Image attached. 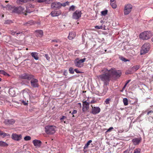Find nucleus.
I'll return each instance as SVG.
<instances>
[{"mask_svg":"<svg viewBox=\"0 0 153 153\" xmlns=\"http://www.w3.org/2000/svg\"><path fill=\"white\" fill-rule=\"evenodd\" d=\"M108 70L106 69L105 72L103 74H101L98 76L99 78L104 82V85L108 84L110 80L111 74L110 72H108Z\"/></svg>","mask_w":153,"mask_h":153,"instance_id":"f257e3e1","label":"nucleus"},{"mask_svg":"<svg viewBox=\"0 0 153 153\" xmlns=\"http://www.w3.org/2000/svg\"><path fill=\"white\" fill-rule=\"evenodd\" d=\"M153 36V34L150 31H144L141 33L139 36L140 38L143 40H147Z\"/></svg>","mask_w":153,"mask_h":153,"instance_id":"f03ea898","label":"nucleus"},{"mask_svg":"<svg viewBox=\"0 0 153 153\" xmlns=\"http://www.w3.org/2000/svg\"><path fill=\"white\" fill-rule=\"evenodd\" d=\"M56 127L52 125H48L45 127V132L48 134H51L55 132Z\"/></svg>","mask_w":153,"mask_h":153,"instance_id":"7ed1b4c3","label":"nucleus"},{"mask_svg":"<svg viewBox=\"0 0 153 153\" xmlns=\"http://www.w3.org/2000/svg\"><path fill=\"white\" fill-rule=\"evenodd\" d=\"M86 59L85 58H84L82 59L79 58H76L74 61L75 65L76 67L79 68L82 67L83 66V63L85 61Z\"/></svg>","mask_w":153,"mask_h":153,"instance_id":"20e7f679","label":"nucleus"},{"mask_svg":"<svg viewBox=\"0 0 153 153\" xmlns=\"http://www.w3.org/2000/svg\"><path fill=\"white\" fill-rule=\"evenodd\" d=\"M150 47L149 43H146L143 44L140 51V54L142 55L147 53L149 50Z\"/></svg>","mask_w":153,"mask_h":153,"instance_id":"39448f33","label":"nucleus"},{"mask_svg":"<svg viewBox=\"0 0 153 153\" xmlns=\"http://www.w3.org/2000/svg\"><path fill=\"white\" fill-rule=\"evenodd\" d=\"M108 72H110L111 76L115 77L116 78L120 77L121 74V72L120 70H115L113 69H111L108 70Z\"/></svg>","mask_w":153,"mask_h":153,"instance_id":"423d86ee","label":"nucleus"},{"mask_svg":"<svg viewBox=\"0 0 153 153\" xmlns=\"http://www.w3.org/2000/svg\"><path fill=\"white\" fill-rule=\"evenodd\" d=\"M132 8V6L130 4H127L125 5L124 9V14L127 15L131 12Z\"/></svg>","mask_w":153,"mask_h":153,"instance_id":"0eeeda50","label":"nucleus"},{"mask_svg":"<svg viewBox=\"0 0 153 153\" xmlns=\"http://www.w3.org/2000/svg\"><path fill=\"white\" fill-rule=\"evenodd\" d=\"M34 77L33 75L29 74L24 73L20 76V79L30 80L33 78Z\"/></svg>","mask_w":153,"mask_h":153,"instance_id":"6e6552de","label":"nucleus"},{"mask_svg":"<svg viewBox=\"0 0 153 153\" xmlns=\"http://www.w3.org/2000/svg\"><path fill=\"white\" fill-rule=\"evenodd\" d=\"M30 80V84L31 86L34 88H38L39 86V81L36 79L33 78Z\"/></svg>","mask_w":153,"mask_h":153,"instance_id":"1a4fd4ad","label":"nucleus"},{"mask_svg":"<svg viewBox=\"0 0 153 153\" xmlns=\"http://www.w3.org/2000/svg\"><path fill=\"white\" fill-rule=\"evenodd\" d=\"M13 12L16 13H24L25 11V9L21 6L18 7H15L12 11Z\"/></svg>","mask_w":153,"mask_h":153,"instance_id":"9d476101","label":"nucleus"},{"mask_svg":"<svg viewBox=\"0 0 153 153\" xmlns=\"http://www.w3.org/2000/svg\"><path fill=\"white\" fill-rule=\"evenodd\" d=\"M92 107V109L91 113L94 115H95L99 113L100 111V108L98 107L93 106L91 105Z\"/></svg>","mask_w":153,"mask_h":153,"instance_id":"9b49d317","label":"nucleus"},{"mask_svg":"<svg viewBox=\"0 0 153 153\" xmlns=\"http://www.w3.org/2000/svg\"><path fill=\"white\" fill-rule=\"evenodd\" d=\"M81 12L80 11L76 10L73 13L72 18L73 19H77L81 17Z\"/></svg>","mask_w":153,"mask_h":153,"instance_id":"f8f14e48","label":"nucleus"},{"mask_svg":"<svg viewBox=\"0 0 153 153\" xmlns=\"http://www.w3.org/2000/svg\"><path fill=\"white\" fill-rule=\"evenodd\" d=\"M82 111H86L89 108V103L86 101H82Z\"/></svg>","mask_w":153,"mask_h":153,"instance_id":"ddd939ff","label":"nucleus"},{"mask_svg":"<svg viewBox=\"0 0 153 153\" xmlns=\"http://www.w3.org/2000/svg\"><path fill=\"white\" fill-rule=\"evenodd\" d=\"M61 3L59 2H55L52 3L51 4L52 8L59 9L61 8Z\"/></svg>","mask_w":153,"mask_h":153,"instance_id":"4468645a","label":"nucleus"},{"mask_svg":"<svg viewBox=\"0 0 153 153\" xmlns=\"http://www.w3.org/2000/svg\"><path fill=\"white\" fill-rule=\"evenodd\" d=\"M33 143L36 148H39L42 144V142L40 140L36 139L34 140L33 141Z\"/></svg>","mask_w":153,"mask_h":153,"instance_id":"2eb2a0df","label":"nucleus"},{"mask_svg":"<svg viewBox=\"0 0 153 153\" xmlns=\"http://www.w3.org/2000/svg\"><path fill=\"white\" fill-rule=\"evenodd\" d=\"M61 13L60 10L58 11L53 10L51 12V15L52 17H55L60 15Z\"/></svg>","mask_w":153,"mask_h":153,"instance_id":"dca6fc26","label":"nucleus"},{"mask_svg":"<svg viewBox=\"0 0 153 153\" xmlns=\"http://www.w3.org/2000/svg\"><path fill=\"white\" fill-rule=\"evenodd\" d=\"M22 136L21 135H18L16 134H13L12 135V138L16 141H19L22 138Z\"/></svg>","mask_w":153,"mask_h":153,"instance_id":"f3484780","label":"nucleus"},{"mask_svg":"<svg viewBox=\"0 0 153 153\" xmlns=\"http://www.w3.org/2000/svg\"><path fill=\"white\" fill-rule=\"evenodd\" d=\"M36 33V36L37 37H41L43 36V33L42 30H37L35 31Z\"/></svg>","mask_w":153,"mask_h":153,"instance_id":"a211bd4d","label":"nucleus"},{"mask_svg":"<svg viewBox=\"0 0 153 153\" xmlns=\"http://www.w3.org/2000/svg\"><path fill=\"white\" fill-rule=\"evenodd\" d=\"M15 122V120L13 119H6L5 120L4 123L7 124H13Z\"/></svg>","mask_w":153,"mask_h":153,"instance_id":"6ab92c4d","label":"nucleus"},{"mask_svg":"<svg viewBox=\"0 0 153 153\" xmlns=\"http://www.w3.org/2000/svg\"><path fill=\"white\" fill-rule=\"evenodd\" d=\"M25 31H19L17 30L16 32L12 31L11 33V34L13 35L17 36L19 34H25Z\"/></svg>","mask_w":153,"mask_h":153,"instance_id":"aec40b11","label":"nucleus"},{"mask_svg":"<svg viewBox=\"0 0 153 153\" xmlns=\"http://www.w3.org/2000/svg\"><path fill=\"white\" fill-rule=\"evenodd\" d=\"M141 139L139 138H136L133 139L132 141L135 145L138 144L140 142Z\"/></svg>","mask_w":153,"mask_h":153,"instance_id":"412c9836","label":"nucleus"},{"mask_svg":"<svg viewBox=\"0 0 153 153\" xmlns=\"http://www.w3.org/2000/svg\"><path fill=\"white\" fill-rule=\"evenodd\" d=\"M31 56L34 58L36 60H38L39 59V57L38 55V53L36 52H32L31 53Z\"/></svg>","mask_w":153,"mask_h":153,"instance_id":"4be33fe9","label":"nucleus"},{"mask_svg":"<svg viewBox=\"0 0 153 153\" xmlns=\"http://www.w3.org/2000/svg\"><path fill=\"white\" fill-rule=\"evenodd\" d=\"M34 24V22L33 20H31L25 23L24 25L27 26H29L33 25Z\"/></svg>","mask_w":153,"mask_h":153,"instance_id":"5701e85b","label":"nucleus"},{"mask_svg":"<svg viewBox=\"0 0 153 153\" xmlns=\"http://www.w3.org/2000/svg\"><path fill=\"white\" fill-rule=\"evenodd\" d=\"M8 146V144L6 142L2 141H0V146L5 147L7 146Z\"/></svg>","mask_w":153,"mask_h":153,"instance_id":"b1692460","label":"nucleus"},{"mask_svg":"<svg viewBox=\"0 0 153 153\" xmlns=\"http://www.w3.org/2000/svg\"><path fill=\"white\" fill-rule=\"evenodd\" d=\"M107 85H105L104 86V88L102 93L103 95H105L106 94L108 90V87Z\"/></svg>","mask_w":153,"mask_h":153,"instance_id":"393cba45","label":"nucleus"},{"mask_svg":"<svg viewBox=\"0 0 153 153\" xmlns=\"http://www.w3.org/2000/svg\"><path fill=\"white\" fill-rule=\"evenodd\" d=\"M3 135V137H9L10 136L9 134H7L5 133H4L2 131H0V136Z\"/></svg>","mask_w":153,"mask_h":153,"instance_id":"a878e982","label":"nucleus"},{"mask_svg":"<svg viewBox=\"0 0 153 153\" xmlns=\"http://www.w3.org/2000/svg\"><path fill=\"white\" fill-rule=\"evenodd\" d=\"M74 34H73L72 33H69V35L68 36V38L70 40L72 39L74 37Z\"/></svg>","mask_w":153,"mask_h":153,"instance_id":"bb28decb","label":"nucleus"},{"mask_svg":"<svg viewBox=\"0 0 153 153\" xmlns=\"http://www.w3.org/2000/svg\"><path fill=\"white\" fill-rule=\"evenodd\" d=\"M60 120L61 122H63L64 123H67L66 122V117L65 116H63L61 118Z\"/></svg>","mask_w":153,"mask_h":153,"instance_id":"cd10ccee","label":"nucleus"},{"mask_svg":"<svg viewBox=\"0 0 153 153\" xmlns=\"http://www.w3.org/2000/svg\"><path fill=\"white\" fill-rule=\"evenodd\" d=\"M92 142V141L91 140H89L87 143L85 144L84 147V149H85L87 148H88V146L89 145L90 143Z\"/></svg>","mask_w":153,"mask_h":153,"instance_id":"c85d7f7f","label":"nucleus"},{"mask_svg":"<svg viewBox=\"0 0 153 153\" xmlns=\"http://www.w3.org/2000/svg\"><path fill=\"white\" fill-rule=\"evenodd\" d=\"M108 11L107 10H105L104 11H102L101 12V15L102 16H105L108 13Z\"/></svg>","mask_w":153,"mask_h":153,"instance_id":"c756f323","label":"nucleus"},{"mask_svg":"<svg viewBox=\"0 0 153 153\" xmlns=\"http://www.w3.org/2000/svg\"><path fill=\"white\" fill-rule=\"evenodd\" d=\"M123 102L125 105H128V100L127 98H124L123 99Z\"/></svg>","mask_w":153,"mask_h":153,"instance_id":"7c9ffc66","label":"nucleus"},{"mask_svg":"<svg viewBox=\"0 0 153 153\" xmlns=\"http://www.w3.org/2000/svg\"><path fill=\"white\" fill-rule=\"evenodd\" d=\"M0 74H3L5 76H9V75L7 73L5 72L3 70H0Z\"/></svg>","mask_w":153,"mask_h":153,"instance_id":"2f4dec72","label":"nucleus"},{"mask_svg":"<svg viewBox=\"0 0 153 153\" xmlns=\"http://www.w3.org/2000/svg\"><path fill=\"white\" fill-rule=\"evenodd\" d=\"M110 4L113 8L115 9L117 7V4L115 2H110Z\"/></svg>","mask_w":153,"mask_h":153,"instance_id":"473e14b6","label":"nucleus"},{"mask_svg":"<svg viewBox=\"0 0 153 153\" xmlns=\"http://www.w3.org/2000/svg\"><path fill=\"white\" fill-rule=\"evenodd\" d=\"M140 66L139 65H136L133 66L132 68V70L134 71H137L140 68Z\"/></svg>","mask_w":153,"mask_h":153,"instance_id":"72a5a7b5","label":"nucleus"},{"mask_svg":"<svg viewBox=\"0 0 153 153\" xmlns=\"http://www.w3.org/2000/svg\"><path fill=\"white\" fill-rule=\"evenodd\" d=\"M38 2L41 3L45 2V3H48L50 1V0H36Z\"/></svg>","mask_w":153,"mask_h":153,"instance_id":"f704fd0d","label":"nucleus"},{"mask_svg":"<svg viewBox=\"0 0 153 153\" xmlns=\"http://www.w3.org/2000/svg\"><path fill=\"white\" fill-rule=\"evenodd\" d=\"M61 7L62 6H63L64 7H65L66 5H69V2L68 1H67L65 2L63 4L61 3Z\"/></svg>","mask_w":153,"mask_h":153,"instance_id":"c9c22d12","label":"nucleus"},{"mask_svg":"<svg viewBox=\"0 0 153 153\" xmlns=\"http://www.w3.org/2000/svg\"><path fill=\"white\" fill-rule=\"evenodd\" d=\"M77 112V111L76 110H74L71 113V112L70 111L69 112V113L70 114H71L72 115V117H75L74 115V114H76Z\"/></svg>","mask_w":153,"mask_h":153,"instance_id":"e433bc0d","label":"nucleus"},{"mask_svg":"<svg viewBox=\"0 0 153 153\" xmlns=\"http://www.w3.org/2000/svg\"><path fill=\"white\" fill-rule=\"evenodd\" d=\"M52 42H55L56 43H59L61 42V41L60 39H54L51 41Z\"/></svg>","mask_w":153,"mask_h":153,"instance_id":"4c0bfd02","label":"nucleus"},{"mask_svg":"<svg viewBox=\"0 0 153 153\" xmlns=\"http://www.w3.org/2000/svg\"><path fill=\"white\" fill-rule=\"evenodd\" d=\"M111 99L108 98L106 99L105 101V103L106 104H109V102L110 101H111Z\"/></svg>","mask_w":153,"mask_h":153,"instance_id":"58836bf2","label":"nucleus"},{"mask_svg":"<svg viewBox=\"0 0 153 153\" xmlns=\"http://www.w3.org/2000/svg\"><path fill=\"white\" fill-rule=\"evenodd\" d=\"M24 140L25 141L30 140L31 139L30 137L29 136H26L24 137Z\"/></svg>","mask_w":153,"mask_h":153,"instance_id":"ea45409f","label":"nucleus"},{"mask_svg":"<svg viewBox=\"0 0 153 153\" xmlns=\"http://www.w3.org/2000/svg\"><path fill=\"white\" fill-rule=\"evenodd\" d=\"M69 71L70 73L71 74H73L74 73L73 68L71 67L69 68Z\"/></svg>","mask_w":153,"mask_h":153,"instance_id":"a19ab883","label":"nucleus"},{"mask_svg":"<svg viewBox=\"0 0 153 153\" xmlns=\"http://www.w3.org/2000/svg\"><path fill=\"white\" fill-rule=\"evenodd\" d=\"M133 153H140V150L139 149H135Z\"/></svg>","mask_w":153,"mask_h":153,"instance_id":"79ce46f5","label":"nucleus"},{"mask_svg":"<svg viewBox=\"0 0 153 153\" xmlns=\"http://www.w3.org/2000/svg\"><path fill=\"white\" fill-rule=\"evenodd\" d=\"M96 102V101L95 100V98L94 97L92 98V100L91 101L90 103L93 104L95 103Z\"/></svg>","mask_w":153,"mask_h":153,"instance_id":"37998d69","label":"nucleus"},{"mask_svg":"<svg viewBox=\"0 0 153 153\" xmlns=\"http://www.w3.org/2000/svg\"><path fill=\"white\" fill-rule=\"evenodd\" d=\"M45 56L46 58V59L48 60V61H50V57L49 56V55L48 54H45Z\"/></svg>","mask_w":153,"mask_h":153,"instance_id":"c03bdc74","label":"nucleus"},{"mask_svg":"<svg viewBox=\"0 0 153 153\" xmlns=\"http://www.w3.org/2000/svg\"><path fill=\"white\" fill-rule=\"evenodd\" d=\"M95 28L98 29H102V26L97 25L95 26Z\"/></svg>","mask_w":153,"mask_h":153,"instance_id":"a18cd8bd","label":"nucleus"},{"mask_svg":"<svg viewBox=\"0 0 153 153\" xmlns=\"http://www.w3.org/2000/svg\"><path fill=\"white\" fill-rule=\"evenodd\" d=\"M12 22V21L10 20H7L5 22V24H10Z\"/></svg>","mask_w":153,"mask_h":153,"instance_id":"49530a36","label":"nucleus"},{"mask_svg":"<svg viewBox=\"0 0 153 153\" xmlns=\"http://www.w3.org/2000/svg\"><path fill=\"white\" fill-rule=\"evenodd\" d=\"M113 127H110L109 128H108L107 131L105 132V133H107V132L110 131L113 129Z\"/></svg>","mask_w":153,"mask_h":153,"instance_id":"de8ad7c7","label":"nucleus"},{"mask_svg":"<svg viewBox=\"0 0 153 153\" xmlns=\"http://www.w3.org/2000/svg\"><path fill=\"white\" fill-rule=\"evenodd\" d=\"M74 71L76 72V73L77 74L81 73L80 71H79L77 68L75 69Z\"/></svg>","mask_w":153,"mask_h":153,"instance_id":"09e8293b","label":"nucleus"},{"mask_svg":"<svg viewBox=\"0 0 153 153\" xmlns=\"http://www.w3.org/2000/svg\"><path fill=\"white\" fill-rule=\"evenodd\" d=\"M74 8L75 7L73 5H72L70 7L69 9L73 11L74 9Z\"/></svg>","mask_w":153,"mask_h":153,"instance_id":"8fccbe9b","label":"nucleus"},{"mask_svg":"<svg viewBox=\"0 0 153 153\" xmlns=\"http://www.w3.org/2000/svg\"><path fill=\"white\" fill-rule=\"evenodd\" d=\"M19 1L21 2L24 3L28 1H29L28 0H19Z\"/></svg>","mask_w":153,"mask_h":153,"instance_id":"3c124183","label":"nucleus"},{"mask_svg":"<svg viewBox=\"0 0 153 153\" xmlns=\"http://www.w3.org/2000/svg\"><path fill=\"white\" fill-rule=\"evenodd\" d=\"M152 113H153V111L151 110L148 112L147 114V115H149L150 114Z\"/></svg>","mask_w":153,"mask_h":153,"instance_id":"603ef678","label":"nucleus"},{"mask_svg":"<svg viewBox=\"0 0 153 153\" xmlns=\"http://www.w3.org/2000/svg\"><path fill=\"white\" fill-rule=\"evenodd\" d=\"M22 102L23 104L24 105H27L28 104V103L26 102H25L24 101V100H22Z\"/></svg>","mask_w":153,"mask_h":153,"instance_id":"864d4df0","label":"nucleus"},{"mask_svg":"<svg viewBox=\"0 0 153 153\" xmlns=\"http://www.w3.org/2000/svg\"><path fill=\"white\" fill-rule=\"evenodd\" d=\"M121 59L122 60H123V61L124 62H126L127 61H128V60H127L126 58H124L123 57Z\"/></svg>","mask_w":153,"mask_h":153,"instance_id":"5fc2aeb1","label":"nucleus"},{"mask_svg":"<svg viewBox=\"0 0 153 153\" xmlns=\"http://www.w3.org/2000/svg\"><path fill=\"white\" fill-rule=\"evenodd\" d=\"M67 74V71L65 70L64 71V73H63V74L65 76H66Z\"/></svg>","mask_w":153,"mask_h":153,"instance_id":"6e6d98bb","label":"nucleus"},{"mask_svg":"<svg viewBox=\"0 0 153 153\" xmlns=\"http://www.w3.org/2000/svg\"><path fill=\"white\" fill-rule=\"evenodd\" d=\"M131 81V79H129L127 81H126V84L127 85V84L129 82Z\"/></svg>","mask_w":153,"mask_h":153,"instance_id":"4d7b16f0","label":"nucleus"},{"mask_svg":"<svg viewBox=\"0 0 153 153\" xmlns=\"http://www.w3.org/2000/svg\"><path fill=\"white\" fill-rule=\"evenodd\" d=\"M124 153H130L128 151V150H127L126 151H125L124 152Z\"/></svg>","mask_w":153,"mask_h":153,"instance_id":"13d9d810","label":"nucleus"},{"mask_svg":"<svg viewBox=\"0 0 153 153\" xmlns=\"http://www.w3.org/2000/svg\"><path fill=\"white\" fill-rule=\"evenodd\" d=\"M78 105H79L80 107L81 108V107L82 105L81 103H78Z\"/></svg>","mask_w":153,"mask_h":153,"instance_id":"bf43d9fd","label":"nucleus"},{"mask_svg":"<svg viewBox=\"0 0 153 153\" xmlns=\"http://www.w3.org/2000/svg\"><path fill=\"white\" fill-rule=\"evenodd\" d=\"M127 85L126 84H125V85H124V87H123V90H124V89L126 87V86Z\"/></svg>","mask_w":153,"mask_h":153,"instance_id":"052dcab7","label":"nucleus"},{"mask_svg":"<svg viewBox=\"0 0 153 153\" xmlns=\"http://www.w3.org/2000/svg\"><path fill=\"white\" fill-rule=\"evenodd\" d=\"M115 0H110V2H115Z\"/></svg>","mask_w":153,"mask_h":153,"instance_id":"680f3d73","label":"nucleus"},{"mask_svg":"<svg viewBox=\"0 0 153 153\" xmlns=\"http://www.w3.org/2000/svg\"><path fill=\"white\" fill-rule=\"evenodd\" d=\"M58 44H56L54 46L55 47H57L58 46Z\"/></svg>","mask_w":153,"mask_h":153,"instance_id":"e2e57ef3","label":"nucleus"},{"mask_svg":"<svg viewBox=\"0 0 153 153\" xmlns=\"http://www.w3.org/2000/svg\"><path fill=\"white\" fill-rule=\"evenodd\" d=\"M151 40L153 42V37L152 39Z\"/></svg>","mask_w":153,"mask_h":153,"instance_id":"0e129e2a","label":"nucleus"},{"mask_svg":"<svg viewBox=\"0 0 153 153\" xmlns=\"http://www.w3.org/2000/svg\"><path fill=\"white\" fill-rule=\"evenodd\" d=\"M25 16H26L27 15V14L26 13H24V14Z\"/></svg>","mask_w":153,"mask_h":153,"instance_id":"69168bd1","label":"nucleus"},{"mask_svg":"<svg viewBox=\"0 0 153 153\" xmlns=\"http://www.w3.org/2000/svg\"><path fill=\"white\" fill-rule=\"evenodd\" d=\"M34 0H28L29 1H34Z\"/></svg>","mask_w":153,"mask_h":153,"instance_id":"338daca9","label":"nucleus"},{"mask_svg":"<svg viewBox=\"0 0 153 153\" xmlns=\"http://www.w3.org/2000/svg\"><path fill=\"white\" fill-rule=\"evenodd\" d=\"M124 31V30H123V31H122V33H123Z\"/></svg>","mask_w":153,"mask_h":153,"instance_id":"774afa93","label":"nucleus"}]
</instances>
